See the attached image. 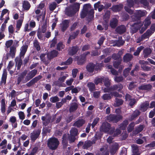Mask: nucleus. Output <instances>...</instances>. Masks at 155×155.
Listing matches in <instances>:
<instances>
[{
  "label": "nucleus",
  "mask_w": 155,
  "mask_h": 155,
  "mask_svg": "<svg viewBox=\"0 0 155 155\" xmlns=\"http://www.w3.org/2000/svg\"><path fill=\"white\" fill-rule=\"evenodd\" d=\"M79 33V31H77L75 33H74L72 34V35H71L69 38V39L68 41V43H69L71 41V40L74 39L76 37V36Z\"/></svg>",
  "instance_id": "obj_41"
},
{
  "label": "nucleus",
  "mask_w": 155,
  "mask_h": 155,
  "mask_svg": "<svg viewBox=\"0 0 155 155\" xmlns=\"http://www.w3.org/2000/svg\"><path fill=\"white\" fill-rule=\"evenodd\" d=\"M117 20L116 18H113L110 21V26L113 28H115L117 25Z\"/></svg>",
  "instance_id": "obj_35"
},
{
  "label": "nucleus",
  "mask_w": 155,
  "mask_h": 155,
  "mask_svg": "<svg viewBox=\"0 0 155 155\" xmlns=\"http://www.w3.org/2000/svg\"><path fill=\"white\" fill-rule=\"evenodd\" d=\"M119 87L117 85L114 86L112 89L114 90L117 89L118 91H119L123 88V86L121 85H119Z\"/></svg>",
  "instance_id": "obj_63"
},
{
  "label": "nucleus",
  "mask_w": 155,
  "mask_h": 155,
  "mask_svg": "<svg viewBox=\"0 0 155 155\" xmlns=\"http://www.w3.org/2000/svg\"><path fill=\"white\" fill-rule=\"evenodd\" d=\"M64 47V46L61 42H60L57 45V48L58 50H61L63 49Z\"/></svg>",
  "instance_id": "obj_58"
},
{
  "label": "nucleus",
  "mask_w": 155,
  "mask_h": 155,
  "mask_svg": "<svg viewBox=\"0 0 155 155\" xmlns=\"http://www.w3.org/2000/svg\"><path fill=\"white\" fill-rule=\"evenodd\" d=\"M12 43L13 41L10 40L6 42L5 45L7 48H9L12 45Z\"/></svg>",
  "instance_id": "obj_64"
},
{
  "label": "nucleus",
  "mask_w": 155,
  "mask_h": 155,
  "mask_svg": "<svg viewBox=\"0 0 155 155\" xmlns=\"http://www.w3.org/2000/svg\"><path fill=\"white\" fill-rule=\"evenodd\" d=\"M89 52H87L83 54V56L81 58L78 60V63L79 64H82L84 63L85 61V57L87 55L89 54Z\"/></svg>",
  "instance_id": "obj_17"
},
{
  "label": "nucleus",
  "mask_w": 155,
  "mask_h": 155,
  "mask_svg": "<svg viewBox=\"0 0 155 155\" xmlns=\"http://www.w3.org/2000/svg\"><path fill=\"white\" fill-rule=\"evenodd\" d=\"M126 28L124 25H121L116 29L117 31L120 34H122L125 31Z\"/></svg>",
  "instance_id": "obj_24"
},
{
  "label": "nucleus",
  "mask_w": 155,
  "mask_h": 155,
  "mask_svg": "<svg viewBox=\"0 0 155 155\" xmlns=\"http://www.w3.org/2000/svg\"><path fill=\"white\" fill-rule=\"evenodd\" d=\"M131 66L132 64H131L129 66V68H126L124 70V74L125 76H126L127 74L129 73V71L131 69Z\"/></svg>",
  "instance_id": "obj_50"
},
{
  "label": "nucleus",
  "mask_w": 155,
  "mask_h": 155,
  "mask_svg": "<svg viewBox=\"0 0 155 155\" xmlns=\"http://www.w3.org/2000/svg\"><path fill=\"white\" fill-rule=\"evenodd\" d=\"M112 97L111 94H105L102 97V98L104 100H109Z\"/></svg>",
  "instance_id": "obj_43"
},
{
  "label": "nucleus",
  "mask_w": 155,
  "mask_h": 155,
  "mask_svg": "<svg viewBox=\"0 0 155 155\" xmlns=\"http://www.w3.org/2000/svg\"><path fill=\"white\" fill-rule=\"evenodd\" d=\"M16 65L17 66V68L19 69L20 68L22 64V60L21 58L19 57H17L15 59Z\"/></svg>",
  "instance_id": "obj_25"
},
{
  "label": "nucleus",
  "mask_w": 155,
  "mask_h": 155,
  "mask_svg": "<svg viewBox=\"0 0 155 155\" xmlns=\"http://www.w3.org/2000/svg\"><path fill=\"white\" fill-rule=\"evenodd\" d=\"M16 120V117L15 116H12L10 118L9 121L12 123V125L15 122Z\"/></svg>",
  "instance_id": "obj_59"
},
{
  "label": "nucleus",
  "mask_w": 155,
  "mask_h": 155,
  "mask_svg": "<svg viewBox=\"0 0 155 155\" xmlns=\"http://www.w3.org/2000/svg\"><path fill=\"white\" fill-rule=\"evenodd\" d=\"M94 143V142L93 143L90 141H86L85 142L83 147L84 149H87Z\"/></svg>",
  "instance_id": "obj_32"
},
{
  "label": "nucleus",
  "mask_w": 155,
  "mask_h": 155,
  "mask_svg": "<svg viewBox=\"0 0 155 155\" xmlns=\"http://www.w3.org/2000/svg\"><path fill=\"white\" fill-rule=\"evenodd\" d=\"M34 45L35 47L36 48V49L38 50H40V47L38 42L37 41H35L34 42Z\"/></svg>",
  "instance_id": "obj_55"
},
{
  "label": "nucleus",
  "mask_w": 155,
  "mask_h": 155,
  "mask_svg": "<svg viewBox=\"0 0 155 155\" xmlns=\"http://www.w3.org/2000/svg\"><path fill=\"white\" fill-rule=\"evenodd\" d=\"M8 30L10 34H13L14 32V28L12 25H10L8 27Z\"/></svg>",
  "instance_id": "obj_54"
},
{
  "label": "nucleus",
  "mask_w": 155,
  "mask_h": 155,
  "mask_svg": "<svg viewBox=\"0 0 155 155\" xmlns=\"http://www.w3.org/2000/svg\"><path fill=\"white\" fill-rule=\"evenodd\" d=\"M87 70L89 72H92L93 71L94 69L98 70L100 68L97 67V66H95V65L92 63H90L88 64L87 67Z\"/></svg>",
  "instance_id": "obj_9"
},
{
  "label": "nucleus",
  "mask_w": 155,
  "mask_h": 155,
  "mask_svg": "<svg viewBox=\"0 0 155 155\" xmlns=\"http://www.w3.org/2000/svg\"><path fill=\"white\" fill-rule=\"evenodd\" d=\"M149 103L148 102H146L141 105L140 110L143 111H145L149 107Z\"/></svg>",
  "instance_id": "obj_22"
},
{
  "label": "nucleus",
  "mask_w": 155,
  "mask_h": 155,
  "mask_svg": "<svg viewBox=\"0 0 155 155\" xmlns=\"http://www.w3.org/2000/svg\"><path fill=\"white\" fill-rule=\"evenodd\" d=\"M48 144L50 149L55 150L57 148L59 145V141L57 139L54 137L51 138L48 140Z\"/></svg>",
  "instance_id": "obj_4"
},
{
  "label": "nucleus",
  "mask_w": 155,
  "mask_h": 155,
  "mask_svg": "<svg viewBox=\"0 0 155 155\" xmlns=\"http://www.w3.org/2000/svg\"><path fill=\"white\" fill-rule=\"evenodd\" d=\"M19 118L22 120L25 119V116L23 112L22 111H20L18 114Z\"/></svg>",
  "instance_id": "obj_56"
},
{
  "label": "nucleus",
  "mask_w": 155,
  "mask_h": 155,
  "mask_svg": "<svg viewBox=\"0 0 155 155\" xmlns=\"http://www.w3.org/2000/svg\"><path fill=\"white\" fill-rule=\"evenodd\" d=\"M7 140L5 139L2 141L0 143V147L1 149H4L6 148Z\"/></svg>",
  "instance_id": "obj_29"
},
{
  "label": "nucleus",
  "mask_w": 155,
  "mask_h": 155,
  "mask_svg": "<svg viewBox=\"0 0 155 155\" xmlns=\"http://www.w3.org/2000/svg\"><path fill=\"white\" fill-rule=\"evenodd\" d=\"M136 15L138 17H141L145 16L146 14L145 11H138L136 12Z\"/></svg>",
  "instance_id": "obj_34"
},
{
  "label": "nucleus",
  "mask_w": 155,
  "mask_h": 155,
  "mask_svg": "<svg viewBox=\"0 0 155 155\" xmlns=\"http://www.w3.org/2000/svg\"><path fill=\"white\" fill-rule=\"evenodd\" d=\"M84 122V121L83 120H78L74 123V125L78 127H79L82 126Z\"/></svg>",
  "instance_id": "obj_30"
},
{
  "label": "nucleus",
  "mask_w": 155,
  "mask_h": 155,
  "mask_svg": "<svg viewBox=\"0 0 155 155\" xmlns=\"http://www.w3.org/2000/svg\"><path fill=\"white\" fill-rule=\"evenodd\" d=\"M121 59L118 60L117 61H116L114 63V66L115 68H117L119 65L121 64Z\"/></svg>",
  "instance_id": "obj_48"
},
{
  "label": "nucleus",
  "mask_w": 155,
  "mask_h": 155,
  "mask_svg": "<svg viewBox=\"0 0 155 155\" xmlns=\"http://www.w3.org/2000/svg\"><path fill=\"white\" fill-rule=\"evenodd\" d=\"M132 58V56L130 54H127L124 57V61L125 62H127Z\"/></svg>",
  "instance_id": "obj_27"
},
{
  "label": "nucleus",
  "mask_w": 155,
  "mask_h": 155,
  "mask_svg": "<svg viewBox=\"0 0 155 155\" xmlns=\"http://www.w3.org/2000/svg\"><path fill=\"white\" fill-rule=\"evenodd\" d=\"M143 48V46H140L138 47L136 51H135L134 53V55L135 56H137L139 54V53L140 52V51Z\"/></svg>",
  "instance_id": "obj_46"
},
{
  "label": "nucleus",
  "mask_w": 155,
  "mask_h": 155,
  "mask_svg": "<svg viewBox=\"0 0 155 155\" xmlns=\"http://www.w3.org/2000/svg\"><path fill=\"white\" fill-rule=\"evenodd\" d=\"M58 54V52L55 50H53L48 54V55L50 56L51 57H54L56 56Z\"/></svg>",
  "instance_id": "obj_44"
},
{
  "label": "nucleus",
  "mask_w": 155,
  "mask_h": 155,
  "mask_svg": "<svg viewBox=\"0 0 155 155\" xmlns=\"http://www.w3.org/2000/svg\"><path fill=\"white\" fill-rule=\"evenodd\" d=\"M50 101L52 103H55L59 101V98L57 96L52 97L50 98Z\"/></svg>",
  "instance_id": "obj_52"
},
{
  "label": "nucleus",
  "mask_w": 155,
  "mask_h": 155,
  "mask_svg": "<svg viewBox=\"0 0 155 155\" xmlns=\"http://www.w3.org/2000/svg\"><path fill=\"white\" fill-rule=\"evenodd\" d=\"M7 72L5 70L3 71V73L2 77V80L0 82L1 84H5L6 82V80L7 78Z\"/></svg>",
  "instance_id": "obj_15"
},
{
  "label": "nucleus",
  "mask_w": 155,
  "mask_h": 155,
  "mask_svg": "<svg viewBox=\"0 0 155 155\" xmlns=\"http://www.w3.org/2000/svg\"><path fill=\"white\" fill-rule=\"evenodd\" d=\"M81 89L80 87H77L75 88L72 89V93H76L78 92Z\"/></svg>",
  "instance_id": "obj_61"
},
{
  "label": "nucleus",
  "mask_w": 155,
  "mask_h": 155,
  "mask_svg": "<svg viewBox=\"0 0 155 155\" xmlns=\"http://www.w3.org/2000/svg\"><path fill=\"white\" fill-rule=\"evenodd\" d=\"M154 32L150 29L148 30L146 32L142 35L141 38H140L137 40V43H139L141 40L149 38Z\"/></svg>",
  "instance_id": "obj_5"
},
{
  "label": "nucleus",
  "mask_w": 155,
  "mask_h": 155,
  "mask_svg": "<svg viewBox=\"0 0 155 155\" xmlns=\"http://www.w3.org/2000/svg\"><path fill=\"white\" fill-rule=\"evenodd\" d=\"M41 77L40 76H39L37 77H35L33 79H32L30 82L27 84L28 86H30L36 82L38 80L41 78Z\"/></svg>",
  "instance_id": "obj_26"
},
{
  "label": "nucleus",
  "mask_w": 155,
  "mask_h": 155,
  "mask_svg": "<svg viewBox=\"0 0 155 155\" xmlns=\"http://www.w3.org/2000/svg\"><path fill=\"white\" fill-rule=\"evenodd\" d=\"M28 48L27 45H24L21 47L20 50V56L21 57L23 56L26 52Z\"/></svg>",
  "instance_id": "obj_18"
},
{
  "label": "nucleus",
  "mask_w": 155,
  "mask_h": 155,
  "mask_svg": "<svg viewBox=\"0 0 155 155\" xmlns=\"http://www.w3.org/2000/svg\"><path fill=\"white\" fill-rule=\"evenodd\" d=\"M151 86L150 84L144 85H142L139 87L140 89L148 90L151 89Z\"/></svg>",
  "instance_id": "obj_40"
},
{
  "label": "nucleus",
  "mask_w": 155,
  "mask_h": 155,
  "mask_svg": "<svg viewBox=\"0 0 155 155\" xmlns=\"http://www.w3.org/2000/svg\"><path fill=\"white\" fill-rule=\"evenodd\" d=\"M123 8L122 5H114L112 7V10L114 12L118 11L120 10Z\"/></svg>",
  "instance_id": "obj_31"
},
{
  "label": "nucleus",
  "mask_w": 155,
  "mask_h": 155,
  "mask_svg": "<svg viewBox=\"0 0 155 155\" xmlns=\"http://www.w3.org/2000/svg\"><path fill=\"white\" fill-rule=\"evenodd\" d=\"M78 50V48L77 47H73L69 50V53L70 55H73L76 53Z\"/></svg>",
  "instance_id": "obj_38"
},
{
  "label": "nucleus",
  "mask_w": 155,
  "mask_h": 155,
  "mask_svg": "<svg viewBox=\"0 0 155 155\" xmlns=\"http://www.w3.org/2000/svg\"><path fill=\"white\" fill-rule=\"evenodd\" d=\"M123 103V101L120 99L116 98L114 104L115 107H117L121 105Z\"/></svg>",
  "instance_id": "obj_33"
},
{
  "label": "nucleus",
  "mask_w": 155,
  "mask_h": 155,
  "mask_svg": "<svg viewBox=\"0 0 155 155\" xmlns=\"http://www.w3.org/2000/svg\"><path fill=\"white\" fill-rule=\"evenodd\" d=\"M104 79L102 77H97L94 79V83L96 85H97L99 84H102L103 80Z\"/></svg>",
  "instance_id": "obj_36"
},
{
  "label": "nucleus",
  "mask_w": 155,
  "mask_h": 155,
  "mask_svg": "<svg viewBox=\"0 0 155 155\" xmlns=\"http://www.w3.org/2000/svg\"><path fill=\"white\" fill-rule=\"evenodd\" d=\"M40 131L38 130L36 131L33 132L31 134V139L34 140H36L40 134Z\"/></svg>",
  "instance_id": "obj_14"
},
{
  "label": "nucleus",
  "mask_w": 155,
  "mask_h": 155,
  "mask_svg": "<svg viewBox=\"0 0 155 155\" xmlns=\"http://www.w3.org/2000/svg\"><path fill=\"white\" fill-rule=\"evenodd\" d=\"M38 149V147H35L33 148L29 155H35L37 153Z\"/></svg>",
  "instance_id": "obj_51"
},
{
  "label": "nucleus",
  "mask_w": 155,
  "mask_h": 155,
  "mask_svg": "<svg viewBox=\"0 0 155 155\" xmlns=\"http://www.w3.org/2000/svg\"><path fill=\"white\" fill-rule=\"evenodd\" d=\"M94 8L96 10L98 8V11L100 12L104 8V7L103 5L100 4V2H98L94 5Z\"/></svg>",
  "instance_id": "obj_23"
},
{
  "label": "nucleus",
  "mask_w": 155,
  "mask_h": 155,
  "mask_svg": "<svg viewBox=\"0 0 155 155\" xmlns=\"http://www.w3.org/2000/svg\"><path fill=\"white\" fill-rule=\"evenodd\" d=\"M68 77V75L67 74H64L63 76L59 78V80L60 82H64L66 78Z\"/></svg>",
  "instance_id": "obj_49"
},
{
  "label": "nucleus",
  "mask_w": 155,
  "mask_h": 155,
  "mask_svg": "<svg viewBox=\"0 0 155 155\" xmlns=\"http://www.w3.org/2000/svg\"><path fill=\"white\" fill-rule=\"evenodd\" d=\"M132 147L133 153L132 155H139L140 153L139 152L137 146L136 145H133L132 146Z\"/></svg>",
  "instance_id": "obj_21"
},
{
  "label": "nucleus",
  "mask_w": 155,
  "mask_h": 155,
  "mask_svg": "<svg viewBox=\"0 0 155 155\" xmlns=\"http://www.w3.org/2000/svg\"><path fill=\"white\" fill-rule=\"evenodd\" d=\"M78 107V104L76 103H72L70 106L69 111L70 112H74L76 110Z\"/></svg>",
  "instance_id": "obj_16"
},
{
  "label": "nucleus",
  "mask_w": 155,
  "mask_h": 155,
  "mask_svg": "<svg viewBox=\"0 0 155 155\" xmlns=\"http://www.w3.org/2000/svg\"><path fill=\"white\" fill-rule=\"evenodd\" d=\"M31 30V29L29 28V24L28 23H26L25 25L24 31H29Z\"/></svg>",
  "instance_id": "obj_57"
},
{
  "label": "nucleus",
  "mask_w": 155,
  "mask_h": 155,
  "mask_svg": "<svg viewBox=\"0 0 155 155\" xmlns=\"http://www.w3.org/2000/svg\"><path fill=\"white\" fill-rule=\"evenodd\" d=\"M24 20V15H23L20 17V19L17 22L16 25V30L19 31L21 28Z\"/></svg>",
  "instance_id": "obj_11"
},
{
  "label": "nucleus",
  "mask_w": 155,
  "mask_h": 155,
  "mask_svg": "<svg viewBox=\"0 0 155 155\" xmlns=\"http://www.w3.org/2000/svg\"><path fill=\"white\" fill-rule=\"evenodd\" d=\"M35 14L38 15L37 17V20L38 21L39 20V17L42 15L43 18H45V14H46V9H44L43 11L37 8V9L35 11Z\"/></svg>",
  "instance_id": "obj_8"
},
{
  "label": "nucleus",
  "mask_w": 155,
  "mask_h": 155,
  "mask_svg": "<svg viewBox=\"0 0 155 155\" xmlns=\"http://www.w3.org/2000/svg\"><path fill=\"white\" fill-rule=\"evenodd\" d=\"M99 120V118L97 117L94 120L92 124V127L93 128L97 124Z\"/></svg>",
  "instance_id": "obj_60"
},
{
  "label": "nucleus",
  "mask_w": 155,
  "mask_h": 155,
  "mask_svg": "<svg viewBox=\"0 0 155 155\" xmlns=\"http://www.w3.org/2000/svg\"><path fill=\"white\" fill-rule=\"evenodd\" d=\"M16 51V49L15 47H11L10 48V55L12 58L15 57Z\"/></svg>",
  "instance_id": "obj_37"
},
{
  "label": "nucleus",
  "mask_w": 155,
  "mask_h": 155,
  "mask_svg": "<svg viewBox=\"0 0 155 155\" xmlns=\"http://www.w3.org/2000/svg\"><path fill=\"white\" fill-rule=\"evenodd\" d=\"M26 73L27 72L26 71H25L23 73L21 74V76L18 78V84H19L20 83L21 80L23 78V77L26 74Z\"/></svg>",
  "instance_id": "obj_53"
},
{
  "label": "nucleus",
  "mask_w": 155,
  "mask_h": 155,
  "mask_svg": "<svg viewBox=\"0 0 155 155\" xmlns=\"http://www.w3.org/2000/svg\"><path fill=\"white\" fill-rule=\"evenodd\" d=\"M104 82L105 86L108 87L110 86V80L108 78H105L104 79Z\"/></svg>",
  "instance_id": "obj_45"
},
{
  "label": "nucleus",
  "mask_w": 155,
  "mask_h": 155,
  "mask_svg": "<svg viewBox=\"0 0 155 155\" xmlns=\"http://www.w3.org/2000/svg\"><path fill=\"white\" fill-rule=\"evenodd\" d=\"M118 148V144L117 143H115L112 148L110 149V153L112 154H114L115 153L116 150Z\"/></svg>",
  "instance_id": "obj_28"
},
{
  "label": "nucleus",
  "mask_w": 155,
  "mask_h": 155,
  "mask_svg": "<svg viewBox=\"0 0 155 155\" xmlns=\"http://www.w3.org/2000/svg\"><path fill=\"white\" fill-rule=\"evenodd\" d=\"M87 85L91 91H92L95 90V86L94 83L89 82L88 83Z\"/></svg>",
  "instance_id": "obj_39"
},
{
  "label": "nucleus",
  "mask_w": 155,
  "mask_h": 155,
  "mask_svg": "<svg viewBox=\"0 0 155 155\" xmlns=\"http://www.w3.org/2000/svg\"><path fill=\"white\" fill-rule=\"evenodd\" d=\"M69 21L68 20H65L63 21L61 24L62 30L64 31L69 26Z\"/></svg>",
  "instance_id": "obj_20"
},
{
  "label": "nucleus",
  "mask_w": 155,
  "mask_h": 155,
  "mask_svg": "<svg viewBox=\"0 0 155 155\" xmlns=\"http://www.w3.org/2000/svg\"><path fill=\"white\" fill-rule=\"evenodd\" d=\"M114 128L110 127V125L107 122L103 123L102 125L100 127V130L109 134H112L114 132V136H116L120 133V131L119 129H117L113 131Z\"/></svg>",
  "instance_id": "obj_2"
},
{
  "label": "nucleus",
  "mask_w": 155,
  "mask_h": 155,
  "mask_svg": "<svg viewBox=\"0 0 155 155\" xmlns=\"http://www.w3.org/2000/svg\"><path fill=\"white\" fill-rule=\"evenodd\" d=\"M107 119L109 121L114 120L115 121V122L119 120L118 117L114 115H110L108 116H107ZM120 119V118L119 119Z\"/></svg>",
  "instance_id": "obj_19"
},
{
  "label": "nucleus",
  "mask_w": 155,
  "mask_h": 155,
  "mask_svg": "<svg viewBox=\"0 0 155 155\" xmlns=\"http://www.w3.org/2000/svg\"><path fill=\"white\" fill-rule=\"evenodd\" d=\"M94 13V10L91 9L90 5L89 4H86L84 5L83 6V10L81 14V17L83 18L87 14L92 16Z\"/></svg>",
  "instance_id": "obj_3"
},
{
  "label": "nucleus",
  "mask_w": 155,
  "mask_h": 155,
  "mask_svg": "<svg viewBox=\"0 0 155 155\" xmlns=\"http://www.w3.org/2000/svg\"><path fill=\"white\" fill-rule=\"evenodd\" d=\"M70 136L69 137V140L71 142H72L74 141L75 137L76 136L78 133V130L75 128H72L70 131Z\"/></svg>",
  "instance_id": "obj_6"
},
{
  "label": "nucleus",
  "mask_w": 155,
  "mask_h": 155,
  "mask_svg": "<svg viewBox=\"0 0 155 155\" xmlns=\"http://www.w3.org/2000/svg\"><path fill=\"white\" fill-rule=\"evenodd\" d=\"M150 24V18H147L145 19L143 22V24H142L140 23H134L133 26L131 27V32L132 34L136 32L141 27V29L140 32L141 33H142L146 30Z\"/></svg>",
  "instance_id": "obj_1"
},
{
  "label": "nucleus",
  "mask_w": 155,
  "mask_h": 155,
  "mask_svg": "<svg viewBox=\"0 0 155 155\" xmlns=\"http://www.w3.org/2000/svg\"><path fill=\"white\" fill-rule=\"evenodd\" d=\"M37 71L36 70H33L30 72L28 74L26 78V82L28 81L32 78L36 74Z\"/></svg>",
  "instance_id": "obj_10"
},
{
  "label": "nucleus",
  "mask_w": 155,
  "mask_h": 155,
  "mask_svg": "<svg viewBox=\"0 0 155 155\" xmlns=\"http://www.w3.org/2000/svg\"><path fill=\"white\" fill-rule=\"evenodd\" d=\"M57 4L55 2H53L50 4L49 6L50 10L51 11L54 10L56 7Z\"/></svg>",
  "instance_id": "obj_47"
},
{
  "label": "nucleus",
  "mask_w": 155,
  "mask_h": 155,
  "mask_svg": "<svg viewBox=\"0 0 155 155\" xmlns=\"http://www.w3.org/2000/svg\"><path fill=\"white\" fill-rule=\"evenodd\" d=\"M147 62H145L144 61H140L139 63L141 64V67L144 70L146 71H149L150 70V68L144 65V64H146Z\"/></svg>",
  "instance_id": "obj_13"
},
{
  "label": "nucleus",
  "mask_w": 155,
  "mask_h": 155,
  "mask_svg": "<svg viewBox=\"0 0 155 155\" xmlns=\"http://www.w3.org/2000/svg\"><path fill=\"white\" fill-rule=\"evenodd\" d=\"M14 64L13 62L12 61H11L9 62L7 68L8 71H9V70L12 68V67L14 66Z\"/></svg>",
  "instance_id": "obj_62"
},
{
  "label": "nucleus",
  "mask_w": 155,
  "mask_h": 155,
  "mask_svg": "<svg viewBox=\"0 0 155 155\" xmlns=\"http://www.w3.org/2000/svg\"><path fill=\"white\" fill-rule=\"evenodd\" d=\"M79 8V4L78 3H76L73 5L72 7H71V9H73V11L70 12L69 11H66V14L69 16H71L72 15L74 14L76 11L78 10Z\"/></svg>",
  "instance_id": "obj_7"
},
{
  "label": "nucleus",
  "mask_w": 155,
  "mask_h": 155,
  "mask_svg": "<svg viewBox=\"0 0 155 155\" xmlns=\"http://www.w3.org/2000/svg\"><path fill=\"white\" fill-rule=\"evenodd\" d=\"M151 50L149 48H147L145 49L143 51V55L144 57H147L151 53Z\"/></svg>",
  "instance_id": "obj_42"
},
{
  "label": "nucleus",
  "mask_w": 155,
  "mask_h": 155,
  "mask_svg": "<svg viewBox=\"0 0 155 155\" xmlns=\"http://www.w3.org/2000/svg\"><path fill=\"white\" fill-rule=\"evenodd\" d=\"M22 6L23 10L28 11L30 8L31 5L28 1L25 0L23 2Z\"/></svg>",
  "instance_id": "obj_12"
}]
</instances>
